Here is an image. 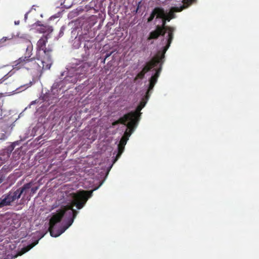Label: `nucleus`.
<instances>
[{"label": "nucleus", "instance_id": "nucleus-11", "mask_svg": "<svg viewBox=\"0 0 259 259\" xmlns=\"http://www.w3.org/2000/svg\"><path fill=\"white\" fill-rule=\"evenodd\" d=\"M165 32H163L160 29V27H156L155 30L151 31L147 38V40L155 39H157L159 36H164L165 35Z\"/></svg>", "mask_w": 259, "mask_h": 259}, {"label": "nucleus", "instance_id": "nucleus-19", "mask_svg": "<svg viewBox=\"0 0 259 259\" xmlns=\"http://www.w3.org/2000/svg\"><path fill=\"white\" fill-rule=\"evenodd\" d=\"M87 34H85L81 38H83L85 41L87 42V44H84V48L87 49V50H89L90 48H91L92 47V45L91 44V42L90 41L89 39H88L87 37Z\"/></svg>", "mask_w": 259, "mask_h": 259}, {"label": "nucleus", "instance_id": "nucleus-12", "mask_svg": "<svg viewBox=\"0 0 259 259\" xmlns=\"http://www.w3.org/2000/svg\"><path fill=\"white\" fill-rule=\"evenodd\" d=\"M158 78L153 76V75L149 79V85L146 94V100H148L150 95V92L153 90V88L157 81Z\"/></svg>", "mask_w": 259, "mask_h": 259}, {"label": "nucleus", "instance_id": "nucleus-10", "mask_svg": "<svg viewBox=\"0 0 259 259\" xmlns=\"http://www.w3.org/2000/svg\"><path fill=\"white\" fill-rule=\"evenodd\" d=\"M32 185V182L24 184L22 187L14 191L18 199L20 198L21 195L22 194H23L24 196L27 193V191L31 188Z\"/></svg>", "mask_w": 259, "mask_h": 259}, {"label": "nucleus", "instance_id": "nucleus-26", "mask_svg": "<svg viewBox=\"0 0 259 259\" xmlns=\"http://www.w3.org/2000/svg\"><path fill=\"white\" fill-rule=\"evenodd\" d=\"M161 70V68L160 67L159 69L156 70L155 73L153 76L155 77L156 78H158L160 75Z\"/></svg>", "mask_w": 259, "mask_h": 259}, {"label": "nucleus", "instance_id": "nucleus-27", "mask_svg": "<svg viewBox=\"0 0 259 259\" xmlns=\"http://www.w3.org/2000/svg\"><path fill=\"white\" fill-rule=\"evenodd\" d=\"M6 176L3 172H0V184L3 183L5 180Z\"/></svg>", "mask_w": 259, "mask_h": 259}, {"label": "nucleus", "instance_id": "nucleus-1", "mask_svg": "<svg viewBox=\"0 0 259 259\" xmlns=\"http://www.w3.org/2000/svg\"><path fill=\"white\" fill-rule=\"evenodd\" d=\"M93 191L82 190L73 193L71 203L53 214L49 221L48 229L51 236L58 237L72 225L78 213L73 207L75 206L78 209H81L88 199L92 196Z\"/></svg>", "mask_w": 259, "mask_h": 259}, {"label": "nucleus", "instance_id": "nucleus-14", "mask_svg": "<svg viewBox=\"0 0 259 259\" xmlns=\"http://www.w3.org/2000/svg\"><path fill=\"white\" fill-rule=\"evenodd\" d=\"M185 9V7L184 6H181L180 7H171L168 13H166V16L168 17H170V19H174L176 17V15L175 14V12H181L183 10Z\"/></svg>", "mask_w": 259, "mask_h": 259}, {"label": "nucleus", "instance_id": "nucleus-22", "mask_svg": "<svg viewBox=\"0 0 259 259\" xmlns=\"http://www.w3.org/2000/svg\"><path fill=\"white\" fill-rule=\"evenodd\" d=\"M145 75V73L144 72H143V71L142 70L139 73H138V74L136 75V76L134 78V81H136L138 79H143Z\"/></svg>", "mask_w": 259, "mask_h": 259}, {"label": "nucleus", "instance_id": "nucleus-8", "mask_svg": "<svg viewBox=\"0 0 259 259\" xmlns=\"http://www.w3.org/2000/svg\"><path fill=\"white\" fill-rule=\"evenodd\" d=\"M147 101L142 99L140 102V104L137 106L136 109L134 111H131L128 113H131L130 116V118L132 120H136V122H139L140 119V116L142 114L141 112V110L145 107Z\"/></svg>", "mask_w": 259, "mask_h": 259}, {"label": "nucleus", "instance_id": "nucleus-6", "mask_svg": "<svg viewBox=\"0 0 259 259\" xmlns=\"http://www.w3.org/2000/svg\"><path fill=\"white\" fill-rule=\"evenodd\" d=\"M155 16H156V18L164 19V20L168 22L172 19L166 16V12L164 11L163 9L157 7L152 11L150 17L148 18V22H151Z\"/></svg>", "mask_w": 259, "mask_h": 259}, {"label": "nucleus", "instance_id": "nucleus-15", "mask_svg": "<svg viewBox=\"0 0 259 259\" xmlns=\"http://www.w3.org/2000/svg\"><path fill=\"white\" fill-rule=\"evenodd\" d=\"M90 67V65L88 63H82L77 69V73L81 74H85L89 70Z\"/></svg>", "mask_w": 259, "mask_h": 259}, {"label": "nucleus", "instance_id": "nucleus-20", "mask_svg": "<svg viewBox=\"0 0 259 259\" xmlns=\"http://www.w3.org/2000/svg\"><path fill=\"white\" fill-rule=\"evenodd\" d=\"M50 28L48 26L42 25L40 26V28L38 29L40 33H45L49 31Z\"/></svg>", "mask_w": 259, "mask_h": 259}, {"label": "nucleus", "instance_id": "nucleus-17", "mask_svg": "<svg viewBox=\"0 0 259 259\" xmlns=\"http://www.w3.org/2000/svg\"><path fill=\"white\" fill-rule=\"evenodd\" d=\"M5 99L1 96H0V120L3 119L4 117V112L5 109L4 108Z\"/></svg>", "mask_w": 259, "mask_h": 259}, {"label": "nucleus", "instance_id": "nucleus-13", "mask_svg": "<svg viewBox=\"0 0 259 259\" xmlns=\"http://www.w3.org/2000/svg\"><path fill=\"white\" fill-rule=\"evenodd\" d=\"M131 114V113L125 114L122 117L119 118L117 120L113 122L112 123V126H114L119 123L126 125L127 124L126 122L131 119L130 118Z\"/></svg>", "mask_w": 259, "mask_h": 259}, {"label": "nucleus", "instance_id": "nucleus-4", "mask_svg": "<svg viewBox=\"0 0 259 259\" xmlns=\"http://www.w3.org/2000/svg\"><path fill=\"white\" fill-rule=\"evenodd\" d=\"M166 21L164 19H162V25H157V27H160V29L165 33L167 31V35L166 36V44L165 47H163V53H165L168 49L169 48L170 44L174 38V32L175 31V28L172 26H167L166 25Z\"/></svg>", "mask_w": 259, "mask_h": 259}, {"label": "nucleus", "instance_id": "nucleus-21", "mask_svg": "<svg viewBox=\"0 0 259 259\" xmlns=\"http://www.w3.org/2000/svg\"><path fill=\"white\" fill-rule=\"evenodd\" d=\"M124 149V146H122V145H120V144L118 145V153L116 155V157L118 158L120 156L122 152H123V150Z\"/></svg>", "mask_w": 259, "mask_h": 259}, {"label": "nucleus", "instance_id": "nucleus-3", "mask_svg": "<svg viewBox=\"0 0 259 259\" xmlns=\"http://www.w3.org/2000/svg\"><path fill=\"white\" fill-rule=\"evenodd\" d=\"M47 42L48 37L43 36L38 40L36 45V58L42 65L43 66L41 67L44 70L50 69L53 63L51 58L52 50L46 48Z\"/></svg>", "mask_w": 259, "mask_h": 259}, {"label": "nucleus", "instance_id": "nucleus-30", "mask_svg": "<svg viewBox=\"0 0 259 259\" xmlns=\"http://www.w3.org/2000/svg\"><path fill=\"white\" fill-rule=\"evenodd\" d=\"M3 163V161L0 162V165Z\"/></svg>", "mask_w": 259, "mask_h": 259}, {"label": "nucleus", "instance_id": "nucleus-7", "mask_svg": "<svg viewBox=\"0 0 259 259\" xmlns=\"http://www.w3.org/2000/svg\"><path fill=\"white\" fill-rule=\"evenodd\" d=\"M18 199L14 192H9L4 194L0 198V208L5 206H10L11 203Z\"/></svg>", "mask_w": 259, "mask_h": 259}, {"label": "nucleus", "instance_id": "nucleus-29", "mask_svg": "<svg viewBox=\"0 0 259 259\" xmlns=\"http://www.w3.org/2000/svg\"><path fill=\"white\" fill-rule=\"evenodd\" d=\"M111 54H106V58H108V57H109L110 56Z\"/></svg>", "mask_w": 259, "mask_h": 259}, {"label": "nucleus", "instance_id": "nucleus-28", "mask_svg": "<svg viewBox=\"0 0 259 259\" xmlns=\"http://www.w3.org/2000/svg\"><path fill=\"white\" fill-rule=\"evenodd\" d=\"M57 99H58L57 95L55 97H53V100H55L54 101V103H56L57 102Z\"/></svg>", "mask_w": 259, "mask_h": 259}, {"label": "nucleus", "instance_id": "nucleus-24", "mask_svg": "<svg viewBox=\"0 0 259 259\" xmlns=\"http://www.w3.org/2000/svg\"><path fill=\"white\" fill-rule=\"evenodd\" d=\"M127 140H128L127 138L123 137L122 136L120 140L119 144H120V145H122V146H125V145H126V144L127 143Z\"/></svg>", "mask_w": 259, "mask_h": 259}, {"label": "nucleus", "instance_id": "nucleus-16", "mask_svg": "<svg viewBox=\"0 0 259 259\" xmlns=\"http://www.w3.org/2000/svg\"><path fill=\"white\" fill-rule=\"evenodd\" d=\"M38 242V240L35 241L34 242L28 245L27 246L22 248L21 251L18 253L19 255H21L23 254L26 253L35 246Z\"/></svg>", "mask_w": 259, "mask_h": 259}, {"label": "nucleus", "instance_id": "nucleus-25", "mask_svg": "<svg viewBox=\"0 0 259 259\" xmlns=\"http://www.w3.org/2000/svg\"><path fill=\"white\" fill-rule=\"evenodd\" d=\"M30 189H30V196H32V195H33L36 193V191L38 189V186H36V187H31Z\"/></svg>", "mask_w": 259, "mask_h": 259}, {"label": "nucleus", "instance_id": "nucleus-23", "mask_svg": "<svg viewBox=\"0 0 259 259\" xmlns=\"http://www.w3.org/2000/svg\"><path fill=\"white\" fill-rule=\"evenodd\" d=\"M195 0H183L182 2L184 3V6L185 8L188 7L190 6Z\"/></svg>", "mask_w": 259, "mask_h": 259}, {"label": "nucleus", "instance_id": "nucleus-18", "mask_svg": "<svg viewBox=\"0 0 259 259\" xmlns=\"http://www.w3.org/2000/svg\"><path fill=\"white\" fill-rule=\"evenodd\" d=\"M26 56H30V58H32L31 56L32 55V50H33V46L30 41L27 42V45L26 46Z\"/></svg>", "mask_w": 259, "mask_h": 259}, {"label": "nucleus", "instance_id": "nucleus-9", "mask_svg": "<svg viewBox=\"0 0 259 259\" xmlns=\"http://www.w3.org/2000/svg\"><path fill=\"white\" fill-rule=\"evenodd\" d=\"M138 123V122H136V120L131 119L126 124L127 128L128 129V131H127V130H126L123 137L127 138L128 139L136 127L137 126Z\"/></svg>", "mask_w": 259, "mask_h": 259}, {"label": "nucleus", "instance_id": "nucleus-5", "mask_svg": "<svg viewBox=\"0 0 259 259\" xmlns=\"http://www.w3.org/2000/svg\"><path fill=\"white\" fill-rule=\"evenodd\" d=\"M165 54L163 53V50L162 52L159 51L156 57L152 58L150 61L146 63L145 66L142 69L143 72L145 74L149 71L152 68L156 66L157 64L162 61L165 57Z\"/></svg>", "mask_w": 259, "mask_h": 259}, {"label": "nucleus", "instance_id": "nucleus-2", "mask_svg": "<svg viewBox=\"0 0 259 259\" xmlns=\"http://www.w3.org/2000/svg\"><path fill=\"white\" fill-rule=\"evenodd\" d=\"M37 60L36 56L30 58V56H22L17 60L13 62V69L0 79V84L5 82L9 77L11 76L14 73V70H18L21 69H25L27 70L36 69L39 71L45 70L40 61L36 62Z\"/></svg>", "mask_w": 259, "mask_h": 259}]
</instances>
